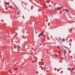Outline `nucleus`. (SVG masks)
<instances>
[{
  "label": "nucleus",
  "instance_id": "nucleus-1",
  "mask_svg": "<svg viewBox=\"0 0 75 75\" xmlns=\"http://www.w3.org/2000/svg\"><path fill=\"white\" fill-rule=\"evenodd\" d=\"M63 52H64V55H65L67 53V50H64V51H63Z\"/></svg>",
  "mask_w": 75,
  "mask_h": 75
},
{
  "label": "nucleus",
  "instance_id": "nucleus-2",
  "mask_svg": "<svg viewBox=\"0 0 75 75\" xmlns=\"http://www.w3.org/2000/svg\"><path fill=\"white\" fill-rule=\"evenodd\" d=\"M43 34H44V32L41 33V34H40L38 36V37H40V36H41V35H42Z\"/></svg>",
  "mask_w": 75,
  "mask_h": 75
},
{
  "label": "nucleus",
  "instance_id": "nucleus-3",
  "mask_svg": "<svg viewBox=\"0 0 75 75\" xmlns=\"http://www.w3.org/2000/svg\"><path fill=\"white\" fill-rule=\"evenodd\" d=\"M57 10H61V8L59 7H57Z\"/></svg>",
  "mask_w": 75,
  "mask_h": 75
},
{
  "label": "nucleus",
  "instance_id": "nucleus-4",
  "mask_svg": "<svg viewBox=\"0 0 75 75\" xmlns=\"http://www.w3.org/2000/svg\"><path fill=\"white\" fill-rule=\"evenodd\" d=\"M65 11H67V12H69V11H68L67 9H65Z\"/></svg>",
  "mask_w": 75,
  "mask_h": 75
},
{
  "label": "nucleus",
  "instance_id": "nucleus-5",
  "mask_svg": "<svg viewBox=\"0 0 75 75\" xmlns=\"http://www.w3.org/2000/svg\"><path fill=\"white\" fill-rule=\"evenodd\" d=\"M62 40H63V41H65V39L64 38H63L62 39Z\"/></svg>",
  "mask_w": 75,
  "mask_h": 75
},
{
  "label": "nucleus",
  "instance_id": "nucleus-6",
  "mask_svg": "<svg viewBox=\"0 0 75 75\" xmlns=\"http://www.w3.org/2000/svg\"><path fill=\"white\" fill-rule=\"evenodd\" d=\"M7 5H9V4H10V3H9V2H8L7 3Z\"/></svg>",
  "mask_w": 75,
  "mask_h": 75
},
{
  "label": "nucleus",
  "instance_id": "nucleus-7",
  "mask_svg": "<svg viewBox=\"0 0 75 75\" xmlns=\"http://www.w3.org/2000/svg\"><path fill=\"white\" fill-rule=\"evenodd\" d=\"M18 47V48H20V46H19V45H18L17 46Z\"/></svg>",
  "mask_w": 75,
  "mask_h": 75
},
{
  "label": "nucleus",
  "instance_id": "nucleus-8",
  "mask_svg": "<svg viewBox=\"0 0 75 75\" xmlns=\"http://www.w3.org/2000/svg\"><path fill=\"white\" fill-rule=\"evenodd\" d=\"M74 69L73 68H72L71 69H72V70H74Z\"/></svg>",
  "mask_w": 75,
  "mask_h": 75
},
{
  "label": "nucleus",
  "instance_id": "nucleus-9",
  "mask_svg": "<svg viewBox=\"0 0 75 75\" xmlns=\"http://www.w3.org/2000/svg\"><path fill=\"white\" fill-rule=\"evenodd\" d=\"M65 48H68V47H66Z\"/></svg>",
  "mask_w": 75,
  "mask_h": 75
},
{
  "label": "nucleus",
  "instance_id": "nucleus-10",
  "mask_svg": "<svg viewBox=\"0 0 75 75\" xmlns=\"http://www.w3.org/2000/svg\"><path fill=\"white\" fill-rule=\"evenodd\" d=\"M50 20H51L52 19H50Z\"/></svg>",
  "mask_w": 75,
  "mask_h": 75
}]
</instances>
